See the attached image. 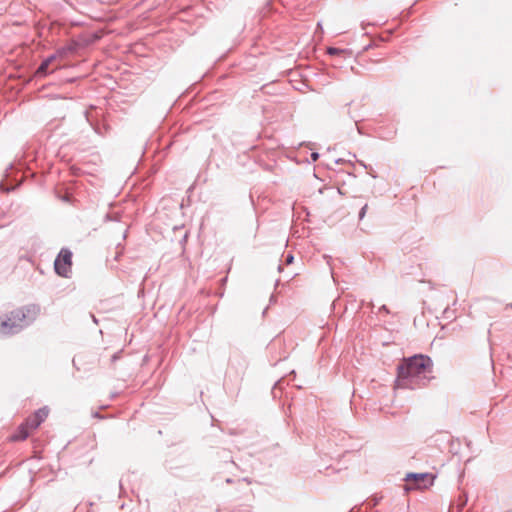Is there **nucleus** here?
I'll return each instance as SVG.
<instances>
[{
    "label": "nucleus",
    "instance_id": "obj_6",
    "mask_svg": "<svg viewBox=\"0 0 512 512\" xmlns=\"http://www.w3.org/2000/svg\"><path fill=\"white\" fill-rule=\"evenodd\" d=\"M29 436V430L22 424L18 433L12 436V440H25Z\"/></svg>",
    "mask_w": 512,
    "mask_h": 512
},
{
    "label": "nucleus",
    "instance_id": "obj_11",
    "mask_svg": "<svg viewBox=\"0 0 512 512\" xmlns=\"http://www.w3.org/2000/svg\"><path fill=\"white\" fill-rule=\"evenodd\" d=\"M367 208H368V205H367V204H365V205L361 208V210H360V212H359V219H360V220H362V219L365 217V215H366V211H367Z\"/></svg>",
    "mask_w": 512,
    "mask_h": 512
},
{
    "label": "nucleus",
    "instance_id": "obj_8",
    "mask_svg": "<svg viewBox=\"0 0 512 512\" xmlns=\"http://www.w3.org/2000/svg\"><path fill=\"white\" fill-rule=\"evenodd\" d=\"M51 64L47 63L46 60H44L41 65L38 67L36 74L38 76H45L49 73V67Z\"/></svg>",
    "mask_w": 512,
    "mask_h": 512
},
{
    "label": "nucleus",
    "instance_id": "obj_7",
    "mask_svg": "<svg viewBox=\"0 0 512 512\" xmlns=\"http://www.w3.org/2000/svg\"><path fill=\"white\" fill-rule=\"evenodd\" d=\"M49 414V410L47 407H42L38 409L33 415L37 420H39L41 423L47 418Z\"/></svg>",
    "mask_w": 512,
    "mask_h": 512
},
{
    "label": "nucleus",
    "instance_id": "obj_4",
    "mask_svg": "<svg viewBox=\"0 0 512 512\" xmlns=\"http://www.w3.org/2000/svg\"><path fill=\"white\" fill-rule=\"evenodd\" d=\"M407 482L414 481L415 488H427L433 484L434 476L429 473H408L405 477Z\"/></svg>",
    "mask_w": 512,
    "mask_h": 512
},
{
    "label": "nucleus",
    "instance_id": "obj_17",
    "mask_svg": "<svg viewBox=\"0 0 512 512\" xmlns=\"http://www.w3.org/2000/svg\"><path fill=\"white\" fill-rule=\"evenodd\" d=\"M511 307H512V304H511Z\"/></svg>",
    "mask_w": 512,
    "mask_h": 512
},
{
    "label": "nucleus",
    "instance_id": "obj_16",
    "mask_svg": "<svg viewBox=\"0 0 512 512\" xmlns=\"http://www.w3.org/2000/svg\"><path fill=\"white\" fill-rule=\"evenodd\" d=\"M505 512H512V510H507V511H505Z\"/></svg>",
    "mask_w": 512,
    "mask_h": 512
},
{
    "label": "nucleus",
    "instance_id": "obj_5",
    "mask_svg": "<svg viewBox=\"0 0 512 512\" xmlns=\"http://www.w3.org/2000/svg\"><path fill=\"white\" fill-rule=\"evenodd\" d=\"M41 422L39 420H37L35 418L34 415H31L30 417H28L25 421V423H23V425L28 429V430H33V429H36L40 426Z\"/></svg>",
    "mask_w": 512,
    "mask_h": 512
},
{
    "label": "nucleus",
    "instance_id": "obj_12",
    "mask_svg": "<svg viewBox=\"0 0 512 512\" xmlns=\"http://www.w3.org/2000/svg\"><path fill=\"white\" fill-rule=\"evenodd\" d=\"M286 264H291L294 261V256L292 254H288L286 256Z\"/></svg>",
    "mask_w": 512,
    "mask_h": 512
},
{
    "label": "nucleus",
    "instance_id": "obj_2",
    "mask_svg": "<svg viewBox=\"0 0 512 512\" xmlns=\"http://www.w3.org/2000/svg\"><path fill=\"white\" fill-rule=\"evenodd\" d=\"M40 306L29 304L12 311L5 319L0 320V334L12 335L34 322L40 313Z\"/></svg>",
    "mask_w": 512,
    "mask_h": 512
},
{
    "label": "nucleus",
    "instance_id": "obj_13",
    "mask_svg": "<svg viewBox=\"0 0 512 512\" xmlns=\"http://www.w3.org/2000/svg\"><path fill=\"white\" fill-rule=\"evenodd\" d=\"M318 158H319V153H317V152H313V153L311 154V159H312L313 161L318 160Z\"/></svg>",
    "mask_w": 512,
    "mask_h": 512
},
{
    "label": "nucleus",
    "instance_id": "obj_1",
    "mask_svg": "<svg viewBox=\"0 0 512 512\" xmlns=\"http://www.w3.org/2000/svg\"><path fill=\"white\" fill-rule=\"evenodd\" d=\"M433 362L425 355H414L405 359L397 367L395 387L398 389H417L424 387L432 378Z\"/></svg>",
    "mask_w": 512,
    "mask_h": 512
},
{
    "label": "nucleus",
    "instance_id": "obj_9",
    "mask_svg": "<svg viewBox=\"0 0 512 512\" xmlns=\"http://www.w3.org/2000/svg\"><path fill=\"white\" fill-rule=\"evenodd\" d=\"M65 54H66V50L65 49H60L55 54L50 55L49 57H47L45 60H46L47 63L52 64V62L54 60H56L57 58H63L65 56Z\"/></svg>",
    "mask_w": 512,
    "mask_h": 512
},
{
    "label": "nucleus",
    "instance_id": "obj_14",
    "mask_svg": "<svg viewBox=\"0 0 512 512\" xmlns=\"http://www.w3.org/2000/svg\"><path fill=\"white\" fill-rule=\"evenodd\" d=\"M379 311H384L385 313H389V310L387 308L386 305H382L380 308H379Z\"/></svg>",
    "mask_w": 512,
    "mask_h": 512
},
{
    "label": "nucleus",
    "instance_id": "obj_15",
    "mask_svg": "<svg viewBox=\"0 0 512 512\" xmlns=\"http://www.w3.org/2000/svg\"><path fill=\"white\" fill-rule=\"evenodd\" d=\"M118 357H119V356H118V354H114V355L112 356V361H115L116 359H118Z\"/></svg>",
    "mask_w": 512,
    "mask_h": 512
},
{
    "label": "nucleus",
    "instance_id": "obj_10",
    "mask_svg": "<svg viewBox=\"0 0 512 512\" xmlns=\"http://www.w3.org/2000/svg\"><path fill=\"white\" fill-rule=\"evenodd\" d=\"M342 52H343V50H341L339 48H334V47L328 48V54H330V55H337V54H340Z\"/></svg>",
    "mask_w": 512,
    "mask_h": 512
},
{
    "label": "nucleus",
    "instance_id": "obj_3",
    "mask_svg": "<svg viewBox=\"0 0 512 512\" xmlns=\"http://www.w3.org/2000/svg\"><path fill=\"white\" fill-rule=\"evenodd\" d=\"M72 265V252L69 249H61L54 262V268L58 275L68 277Z\"/></svg>",
    "mask_w": 512,
    "mask_h": 512
}]
</instances>
